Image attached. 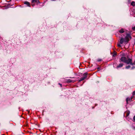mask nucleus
<instances>
[{"mask_svg":"<svg viewBox=\"0 0 135 135\" xmlns=\"http://www.w3.org/2000/svg\"><path fill=\"white\" fill-rule=\"evenodd\" d=\"M131 38V37L130 34L126 33V36L124 38V42H128Z\"/></svg>","mask_w":135,"mask_h":135,"instance_id":"1","label":"nucleus"},{"mask_svg":"<svg viewBox=\"0 0 135 135\" xmlns=\"http://www.w3.org/2000/svg\"><path fill=\"white\" fill-rule=\"evenodd\" d=\"M125 63L126 64H130L132 65H134V63L132 62V59L130 58H129L127 60L126 59Z\"/></svg>","mask_w":135,"mask_h":135,"instance_id":"2","label":"nucleus"},{"mask_svg":"<svg viewBox=\"0 0 135 135\" xmlns=\"http://www.w3.org/2000/svg\"><path fill=\"white\" fill-rule=\"evenodd\" d=\"M87 74V73H84L83 75V77L80 78V79L79 80V81L80 82L84 80L86 78Z\"/></svg>","mask_w":135,"mask_h":135,"instance_id":"3","label":"nucleus"},{"mask_svg":"<svg viewBox=\"0 0 135 135\" xmlns=\"http://www.w3.org/2000/svg\"><path fill=\"white\" fill-rule=\"evenodd\" d=\"M32 5L33 6L35 4H37L39 3V1L38 0H32Z\"/></svg>","mask_w":135,"mask_h":135,"instance_id":"4","label":"nucleus"},{"mask_svg":"<svg viewBox=\"0 0 135 135\" xmlns=\"http://www.w3.org/2000/svg\"><path fill=\"white\" fill-rule=\"evenodd\" d=\"M126 57L124 56L122 57L119 59V62H124V63L125 62L126 60Z\"/></svg>","mask_w":135,"mask_h":135,"instance_id":"5","label":"nucleus"},{"mask_svg":"<svg viewBox=\"0 0 135 135\" xmlns=\"http://www.w3.org/2000/svg\"><path fill=\"white\" fill-rule=\"evenodd\" d=\"M126 31V30L123 29L122 28L121 29L119 30L118 31L120 33H122L125 32Z\"/></svg>","mask_w":135,"mask_h":135,"instance_id":"6","label":"nucleus"},{"mask_svg":"<svg viewBox=\"0 0 135 135\" xmlns=\"http://www.w3.org/2000/svg\"><path fill=\"white\" fill-rule=\"evenodd\" d=\"M76 81V80H71L70 79H69L67 80V82L68 83H74Z\"/></svg>","mask_w":135,"mask_h":135,"instance_id":"7","label":"nucleus"},{"mask_svg":"<svg viewBox=\"0 0 135 135\" xmlns=\"http://www.w3.org/2000/svg\"><path fill=\"white\" fill-rule=\"evenodd\" d=\"M124 64L123 63L119 64L117 67L116 68L118 69L122 67L123 65Z\"/></svg>","mask_w":135,"mask_h":135,"instance_id":"8","label":"nucleus"},{"mask_svg":"<svg viewBox=\"0 0 135 135\" xmlns=\"http://www.w3.org/2000/svg\"><path fill=\"white\" fill-rule=\"evenodd\" d=\"M130 112L129 111H126V112L125 113H124V115L125 114H126V117H127L128 116H129V114H130Z\"/></svg>","mask_w":135,"mask_h":135,"instance_id":"9","label":"nucleus"},{"mask_svg":"<svg viewBox=\"0 0 135 135\" xmlns=\"http://www.w3.org/2000/svg\"><path fill=\"white\" fill-rule=\"evenodd\" d=\"M124 38H123L122 37L120 40V44H122L124 42Z\"/></svg>","mask_w":135,"mask_h":135,"instance_id":"10","label":"nucleus"},{"mask_svg":"<svg viewBox=\"0 0 135 135\" xmlns=\"http://www.w3.org/2000/svg\"><path fill=\"white\" fill-rule=\"evenodd\" d=\"M132 98L131 97V98H127L126 100V101L127 102V104H128V101L131 100L132 99Z\"/></svg>","mask_w":135,"mask_h":135,"instance_id":"11","label":"nucleus"},{"mask_svg":"<svg viewBox=\"0 0 135 135\" xmlns=\"http://www.w3.org/2000/svg\"><path fill=\"white\" fill-rule=\"evenodd\" d=\"M131 5L133 6H135V2L134 1H132L131 3Z\"/></svg>","mask_w":135,"mask_h":135,"instance_id":"12","label":"nucleus"},{"mask_svg":"<svg viewBox=\"0 0 135 135\" xmlns=\"http://www.w3.org/2000/svg\"><path fill=\"white\" fill-rule=\"evenodd\" d=\"M117 55V52L115 51L114 52L113 54V56L114 57H115Z\"/></svg>","mask_w":135,"mask_h":135,"instance_id":"13","label":"nucleus"},{"mask_svg":"<svg viewBox=\"0 0 135 135\" xmlns=\"http://www.w3.org/2000/svg\"><path fill=\"white\" fill-rule=\"evenodd\" d=\"M25 4H27L28 6H29L30 5V3L27 2H25Z\"/></svg>","mask_w":135,"mask_h":135,"instance_id":"14","label":"nucleus"},{"mask_svg":"<svg viewBox=\"0 0 135 135\" xmlns=\"http://www.w3.org/2000/svg\"><path fill=\"white\" fill-rule=\"evenodd\" d=\"M130 67V65H128L126 66V69H128Z\"/></svg>","mask_w":135,"mask_h":135,"instance_id":"15","label":"nucleus"},{"mask_svg":"<svg viewBox=\"0 0 135 135\" xmlns=\"http://www.w3.org/2000/svg\"><path fill=\"white\" fill-rule=\"evenodd\" d=\"M133 122H135V115L133 117Z\"/></svg>","mask_w":135,"mask_h":135,"instance_id":"16","label":"nucleus"},{"mask_svg":"<svg viewBox=\"0 0 135 135\" xmlns=\"http://www.w3.org/2000/svg\"><path fill=\"white\" fill-rule=\"evenodd\" d=\"M132 29L133 30H135V26L133 27L132 28Z\"/></svg>","mask_w":135,"mask_h":135,"instance_id":"17","label":"nucleus"},{"mask_svg":"<svg viewBox=\"0 0 135 135\" xmlns=\"http://www.w3.org/2000/svg\"><path fill=\"white\" fill-rule=\"evenodd\" d=\"M132 94L133 95H135V91L133 92Z\"/></svg>","mask_w":135,"mask_h":135,"instance_id":"18","label":"nucleus"},{"mask_svg":"<svg viewBox=\"0 0 135 135\" xmlns=\"http://www.w3.org/2000/svg\"><path fill=\"white\" fill-rule=\"evenodd\" d=\"M118 47H120L121 46L120 45V44H118Z\"/></svg>","mask_w":135,"mask_h":135,"instance_id":"19","label":"nucleus"},{"mask_svg":"<svg viewBox=\"0 0 135 135\" xmlns=\"http://www.w3.org/2000/svg\"><path fill=\"white\" fill-rule=\"evenodd\" d=\"M135 68V67H132V68L131 69H134V68Z\"/></svg>","mask_w":135,"mask_h":135,"instance_id":"20","label":"nucleus"},{"mask_svg":"<svg viewBox=\"0 0 135 135\" xmlns=\"http://www.w3.org/2000/svg\"><path fill=\"white\" fill-rule=\"evenodd\" d=\"M59 85H60V86L61 87H62V84H60V83Z\"/></svg>","mask_w":135,"mask_h":135,"instance_id":"21","label":"nucleus"},{"mask_svg":"<svg viewBox=\"0 0 135 135\" xmlns=\"http://www.w3.org/2000/svg\"><path fill=\"white\" fill-rule=\"evenodd\" d=\"M134 64H135V61H134Z\"/></svg>","mask_w":135,"mask_h":135,"instance_id":"22","label":"nucleus"},{"mask_svg":"<svg viewBox=\"0 0 135 135\" xmlns=\"http://www.w3.org/2000/svg\"><path fill=\"white\" fill-rule=\"evenodd\" d=\"M98 69H99V68H98Z\"/></svg>","mask_w":135,"mask_h":135,"instance_id":"23","label":"nucleus"}]
</instances>
